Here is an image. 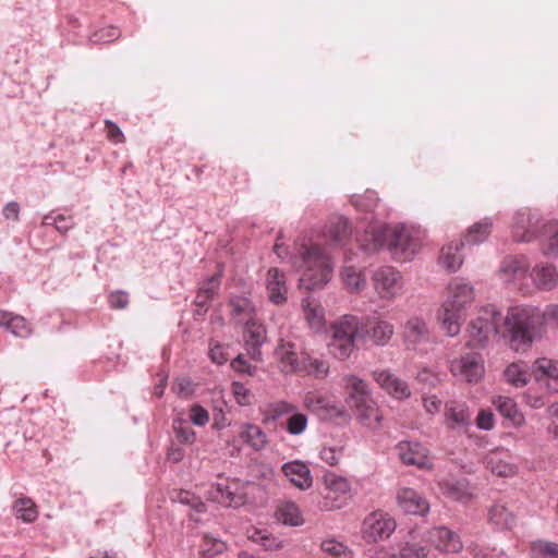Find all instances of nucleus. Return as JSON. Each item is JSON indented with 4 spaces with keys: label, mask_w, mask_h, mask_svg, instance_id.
<instances>
[{
    "label": "nucleus",
    "mask_w": 558,
    "mask_h": 558,
    "mask_svg": "<svg viewBox=\"0 0 558 558\" xmlns=\"http://www.w3.org/2000/svg\"><path fill=\"white\" fill-rule=\"evenodd\" d=\"M172 427L179 441L187 445L195 441V432L185 421L181 418L174 420Z\"/></svg>",
    "instance_id": "51"
},
{
    "label": "nucleus",
    "mask_w": 558,
    "mask_h": 558,
    "mask_svg": "<svg viewBox=\"0 0 558 558\" xmlns=\"http://www.w3.org/2000/svg\"><path fill=\"white\" fill-rule=\"evenodd\" d=\"M475 422L476 426L484 430H490L495 426V417L493 412L489 410H481Z\"/></svg>",
    "instance_id": "60"
},
{
    "label": "nucleus",
    "mask_w": 558,
    "mask_h": 558,
    "mask_svg": "<svg viewBox=\"0 0 558 558\" xmlns=\"http://www.w3.org/2000/svg\"><path fill=\"white\" fill-rule=\"evenodd\" d=\"M440 486L442 493L453 500L466 502L472 498V494L462 482H442Z\"/></svg>",
    "instance_id": "43"
},
{
    "label": "nucleus",
    "mask_w": 558,
    "mask_h": 558,
    "mask_svg": "<svg viewBox=\"0 0 558 558\" xmlns=\"http://www.w3.org/2000/svg\"><path fill=\"white\" fill-rule=\"evenodd\" d=\"M208 498L225 506H241L243 494L238 489V482L217 484L208 492Z\"/></svg>",
    "instance_id": "24"
},
{
    "label": "nucleus",
    "mask_w": 558,
    "mask_h": 558,
    "mask_svg": "<svg viewBox=\"0 0 558 558\" xmlns=\"http://www.w3.org/2000/svg\"><path fill=\"white\" fill-rule=\"evenodd\" d=\"M267 292L269 300L277 305L283 304L287 301L288 288L286 276L278 268L268 270Z\"/></svg>",
    "instance_id": "29"
},
{
    "label": "nucleus",
    "mask_w": 558,
    "mask_h": 558,
    "mask_svg": "<svg viewBox=\"0 0 558 558\" xmlns=\"http://www.w3.org/2000/svg\"><path fill=\"white\" fill-rule=\"evenodd\" d=\"M464 246L463 241L450 242L440 250L438 263L449 272H456L463 263L461 250Z\"/></svg>",
    "instance_id": "28"
},
{
    "label": "nucleus",
    "mask_w": 558,
    "mask_h": 558,
    "mask_svg": "<svg viewBox=\"0 0 558 558\" xmlns=\"http://www.w3.org/2000/svg\"><path fill=\"white\" fill-rule=\"evenodd\" d=\"M365 341L371 340L375 345H386L393 336V325L383 319H366L363 322Z\"/></svg>",
    "instance_id": "22"
},
{
    "label": "nucleus",
    "mask_w": 558,
    "mask_h": 558,
    "mask_svg": "<svg viewBox=\"0 0 558 558\" xmlns=\"http://www.w3.org/2000/svg\"><path fill=\"white\" fill-rule=\"evenodd\" d=\"M13 514L16 519L25 523H33L39 515L36 504L28 497L17 498L12 506Z\"/></svg>",
    "instance_id": "37"
},
{
    "label": "nucleus",
    "mask_w": 558,
    "mask_h": 558,
    "mask_svg": "<svg viewBox=\"0 0 558 558\" xmlns=\"http://www.w3.org/2000/svg\"><path fill=\"white\" fill-rule=\"evenodd\" d=\"M329 233L336 244H342L351 233L348 220L344 218H338L330 227Z\"/></svg>",
    "instance_id": "52"
},
{
    "label": "nucleus",
    "mask_w": 558,
    "mask_h": 558,
    "mask_svg": "<svg viewBox=\"0 0 558 558\" xmlns=\"http://www.w3.org/2000/svg\"><path fill=\"white\" fill-rule=\"evenodd\" d=\"M325 495L323 507L326 510L341 508L351 497L350 482L340 475L328 473L324 476Z\"/></svg>",
    "instance_id": "10"
},
{
    "label": "nucleus",
    "mask_w": 558,
    "mask_h": 558,
    "mask_svg": "<svg viewBox=\"0 0 558 558\" xmlns=\"http://www.w3.org/2000/svg\"><path fill=\"white\" fill-rule=\"evenodd\" d=\"M304 405L322 420H331L342 415V410L335 400L316 391L306 393Z\"/></svg>",
    "instance_id": "18"
},
{
    "label": "nucleus",
    "mask_w": 558,
    "mask_h": 558,
    "mask_svg": "<svg viewBox=\"0 0 558 558\" xmlns=\"http://www.w3.org/2000/svg\"><path fill=\"white\" fill-rule=\"evenodd\" d=\"M493 404L502 416L509 418L514 425L520 426L524 423V416L513 399L498 396L493 399Z\"/></svg>",
    "instance_id": "36"
},
{
    "label": "nucleus",
    "mask_w": 558,
    "mask_h": 558,
    "mask_svg": "<svg viewBox=\"0 0 558 558\" xmlns=\"http://www.w3.org/2000/svg\"><path fill=\"white\" fill-rule=\"evenodd\" d=\"M359 421L366 427L377 429L381 426L383 414L377 403L372 399L353 405Z\"/></svg>",
    "instance_id": "30"
},
{
    "label": "nucleus",
    "mask_w": 558,
    "mask_h": 558,
    "mask_svg": "<svg viewBox=\"0 0 558 558\" xmlns=\"http://www.w3.org/2000/svg\"><path fill=\"white\" fill-rule=\"evenodd\" d=\"M472 413L464 401L449 400L444 407V423L450 430L465 429L471 425Z\"/></svg>",
    "instance_id": "16"
},
{
    "label": "nucleus",
    "mask_w": 558,
    "mask_h": 558,
    "mask_svg": "<svg viewBox=\"0 0 558 558\" xmlns=\"http://www.w3.org/2000/svg\"><path fill=\"white\" fill-rule=\"evenodd\" d=\"M531 278L537 289L550 291L558 284V270L553 264L541 263L533 267Z\"/></svg>",
    "instance_id": "25"
},
{
    "label": "nucleus",
    "mask_w": 558,
    "mask_h": 558,
    "mask_svg": "<svg viewBox=\"0 0 558 558\" xmlns=\"http://www.w3.org/2000/svg\"><path fill=\"white\" fill-rule=\"evenodd\" d=\"M177 499L179 502L190 506L191 508L195 509L199 513L206 511V506L202 501V499L199 497L195 496L194 494H192L191 492L181 490L178 494Z\"/></svg>",
    "instance_id": "56"
},
{
    "label": "nucleus",
    "mask_w": 558,
    "mask_h": 558,
    "mask_svg": "<svg viewBox=\"0 0 558 558\" xmlns=\"http://www.w3.org/2000/svg\"><path fill=\"white\" fill-rule=\"evenodd\" d=\"M502 336L508 337L510 348L526 352L536 337L542 335L541 308L533 305H515L504 318Z\"/></svg>",
    "instance_id": "3"
},
{
    "label": "nucleus",
    "mask_w": 558,
    "mask_h": 558,
    "mask_svg": "<svg viewBox=\"0 0 558 558\" xmlns=\"http://www.w3.org/2000/svg\"><path fill=\"white\" fill-rule=\"evenodd\" d=\"M306 372L314 374L317 377H323L328 372V365L326 362L305 356Z\"/></svg>",
    "instance_id": "58"
},
{
    "label": "nucleus",
    "mask_w": 558,
    "mask_h": 558,
    "mask_svg": "<svg viewBox=\"0 0 558 558\" xmlns=\"http://www.w3.org/2000/svg\"><path fill=\"white\" fill-rule=\"evenodd\" d=\"M399 507L407 513L424 515L429 510V504L416 490L402 487L397 493Z\"/></svg>",
    "instance_id": "21"
},
{
    "label": "nucleus",
    "mask_w": 558,
    "mask_h": 558,
    "mask_svg": "<svg viewBox=\"0 0 558 558\" xmlns=\"http://www.w3.org/2000/svg\"><path fill=\"white\" fill-rule=\"evenodd\" d=\"M7 329L17 337H27L32 331L24 317L13 314L8 322Z\"/></svg>",
    "instance_id": "53"
},
{
    "label": "nucleus",
    "mask_w": 558,
    "mask_h": 558,
    "mask_svg": "<svg viewBox=\"0 0 558 558\" xmlns=\"http://www.w3.org/2000/svg\"><path fill=\"white\" fill-rule=\"evenodd\" d=\"M300 287L305 290L323 288L331 278L332 264L330 257L318 245L304 246L301 252Z\"/></svg>",
    "instance_id": "4"
},
{
    "label": "nucleus",
    "mask_w": 558,
    "mask_h": 558,
    "mask_svg": "<svg viewBox=\"0 0 558 558\" xmlns=\"http://www.w3.org/2000/svg\"><path fill=\"white\" fill-rule=\"evenodd\" d=\"M267 332L255 308L246 304V356L262 362V347L266 343Z\"/></svg>",
    "instance_id": "9"
},
{
    "label": "nucleus",
    "mask_w": 558,
    "mask_h": 558,
    "mask_svg": "<svg viewBox=\"0 0 558 558\" xmlns=\"http://www.w3.org/2000/svg\"><path fill=\"white\" fill-rule=\"evenodd\" d=\"M105 125L108 140L116 144L124 142V135L116 123H113L110 120H107Z\"/></svg>",
    "instance_id": "63"
},
{
    "label": "nucleus",
    "mask_w": 558,
    "mask_h": 558,
    "mask_svg": "<svg viewBox=\"0 0 558 558\" xmlns=\"http://www.w3.org/2000/svg\"><path fill=\"white\" fill-rule=\"evenodd\" d=\"M428 548L418 543H407L400 550L401 558H426Z\"/></svg>",
    "instance_id": "55"
},
{
    "label": "nucleus",
    "mask_w": 558,
    "mask_h": 558,
    "mask_svg": "<svg viewBox=\"0 0 558 558\" xmlns=\"http://www.w3.org/2000/svg\"><path fill=\"white\" fill-rule=\"evenodd\" d=\"M343 381L349 395V402L352 407L372 399L368 385L364 379L355 375H347Z\"/></svg>",
    "instance_id": "32"
},
{
    "label": "nucleus",
    "mask_w": 558,
    "mask_h": 558,
    "mask_svg": "<svg viewBox=\"0 0 558 558\" xmlns=\"http://www.w3.org/2000/svg\"><path fill=\"white\" fill-rule=\"evenodd\" d=\"M534 380L550 392H558V360L537 357L531 365Z\"/></svg>",
    "instance_id": "12"
},
{
    "label": "nucleus",
    "mask_w": 558,
    "mask_h": 558,
    "mask_svg": "<svg viewBox=\"0 0 558 558\" xmlns=\"http://www.w3.org/2000/svg\"><path fill=\"white\" fill-rule=\"evenodd\" d=\"M541 219L537 213L530 209L519 210L512 222V236L517 242H530L536 236Z\"/></svg>",
    "instance_id": "15"
},
{
    "label": "nucleus",
    "mask_w": 558,
    "mask_h": 558,
    "mask_svg": "<svg viewBox=\"0 0 558 558\" xmlns=\"http://www.w3.org/2000/svg\"><path fill=\"white\" fill-rule=\"evenodd\" d=\"M276 515L278 520L286 525L300 526L304 523L299 507L292 501L280 504L277 508Z\"/></svg>",
    "instance_id": "40"
},
{
    "label": "nucleus",
    "mask_w": 558,
    "mask_h": 558,
    "mask_svg": "<svg viewBox=\"0 0 558 558\" xmlns=\"http://www.w3.org/2000/svg\"><path fill=\"white\" fill-rule=\"evenodd\" d=\"M268 439L266 434L256 425H246V445H250L256 451L266 448Z\"/></svg>",
    "instance_id": "48"
},
{
    "label": "nucleus",
    "mask_w": 558,
    "mask_h": 558,
    "mask_svg": "<svg viewBox=\"0 0 558 558\" xmlns=\"http://www.w3.org/2000/svg\"><path fill=\"white\" fill-rule=\"evenodd\" d=\"M296 408L298 407L295 404L283 400L272 402L268 404L265 411L264 421H278L283 417L288 418Z\"/></svg>",
    "instance_id": "42"
},
{
    "label": "nucleus",
    "mask_w": 558,
    "mask_h": 558,
    "mask_svg": "<svg viewBox=\"0 0 558 558\" xmlns=\"http://www.w3.org/2000/svg\"><path fill=\"white\" fill-rule=\"evenodd\" d=\"M276 356L279 361L282 372L298 373L306 369L305 355L300 356L294 343L281 340L276 349Z\"/></svg>",
    "instance_id": "20"
},
{
    "label": "nucleus",
    "mask_w": 558,
    "mask_h": 558,
    "mask_svg": "<svg viewBox=\"0 0 558 558\" xmlns=\"http://www.w3.org/2000/svg\"><path fill=\"white\" fill-rule=\"evenodd\" d=\"M484 464L487 471L498 477H511L517 473L511 454L504 449L488 452L484 458Z\"/></svg>",
    "instance_id": "19"
},
{
    "label": "nucleus",
    "mask_w": 558,
    "mask_h": 558,
    "mask_svg": "<svg viewBox=\"0 0 558 558\" xmlns=\"http://www.w3.org/2000/svg\"><path fill=\"white\" fill-rule=\"evenodd\" d=\"M373 379L387 395L396 400H405L411 397V389L408 383L390 369L374 371Z\"/></svg>",
    "instance_id": "14"
},
{
    "label": "nucleus",
    "mask_w": 558,
    "mask_h": 558,
    "mask_svg": "<svg viewBox=\"0 0 558 558\" xmlns=\"http://www.w3.org/2000/svg\"><path fill=\"white\" fill-rule=\"evenodd\" d=\"M417 380L424 383L430 387H436L440 384L441 379L439 376L429 369H422L417 373Z\"/></svg>",
    "instance_id": "64"
},
{
    "label": "nucleus",
    "mask_w": 558,
    "mask_h": 558,
    "mask_svg": "<svg viewBox=\"0 0 558 558\" xmlns=\"http://www.w3.org/2000/svg\"><path fill=\"white\" fill-rule=\"evenodd\" d=\"M304 317L313 329H320L325 325V310L316 301L305 299L302 302Z\"/></svg>",
    "instance_id": "38"
},
{
    "label": "nucleus",
    "mask_w": 558,
    "mask_h": 558,
    "mask_svg": "<svg viewBox=\"0 0 558 558\" xmlns=\"http://www.w3.org/2000/svg\"><path fill=\"white\" fill-rule=\"evenodd\" d=\"M190 420L197 426H204L209 421L208 411L199 404H194L190 410Z\"/></svg>",
    "instance_id": "59"
},
{
    "label": "nucleus",
    "mask_w": 558,
    "mask_h": 558,
    "mask_svg": "<svg viewBox=\"0 0 558 558\" xmlns=\"http://www.w3.org/2000/svg\"><path fill=\"white\" fill-rule=\"evenodd\" d=\"M487 518L498 530H512L518 523L517 514L501 502H496L488 509Z\"/></svg>",
    "instance_id": "27"
},
{
    "label": "nucleus",
    "mask_w": 558,
    "mask_h": 558,
    "mask_svg": "<svg viewBox=\"0 0 558 558\" xmlns=\"http://www.w3.org/2000/svg\"><path fill=\"white\" fill-rule=\"evenodd\" d=\"M246 537L260 544L266 550L282 548V542L269 534L266 530H258L256 527L246 529Z\"/></svg>",
    "instance_id": "41"
},
{
    "label": "nucleus",
    "mask_w": 558,
    "mask_h": 558,
    "mask_svg": "<svg viewBox=\"0 0 558 558\" xmlns=\"http://www.w3.org/2000/svg\"><path fill=\"white\" fill-rule=\"evenodd\" d=\"M542 316V331L545 330L546 326L558 328V305L549 304L543 311L541 310Z\"/></svg>",
    "instance_id": "57"
},
{
    "label": "nucleus",
    "mask_w": 558,
    "mask_h": 558,
    "mask_svg": "<svg viewBox=\"0 0 558 558\" xmlns=\"http://www.w3.org/2000/svg\"><path fill=\"white\" fill-rule=\"evenodd\" d=\"M399 459L407 465H414L418 469H430L432 459L428 449L416 441H400L397 447Z\"/></svg>",
    "instance_id": "13"
},
{
    "label": "nucleus",
    "mask_w": 558,
    "mask_h": 558,
    "mask_svg": "<svg viewBox=\"0 0 558 558\" xmlns=\"http://www.w3.org/2000/svg\"><path fill=\"white\" fill-rule=\"evenodd\" d=\"M422 404L426 413L430 415H435L440 412L442 402L441 400L435 396H423L422 397Z\"/></svg>",
    "instance_id": "62"
},
{
    "label": "nucleus",
    "mask_w": 558,
    "mask_h": 558,
    "mask_svg": "<svg viewBox=\"0 0 558 558\" xmlns=\"http://www.w3.org/2000/svg\"><path fill=\"white\" fill-rule=\"evenodd\" d=\"M533 558H558V544L547 541H535L531 544Z\"/></svg>",
    "instance_id": "47"
},
{
    "label": "nucleus",
    "mask_w": 558,
    "mask_h": 558,
    "mask_svg": "<svg viewBox=\"0 0 558 558\" xmlns=\"http://www.w3.org/2000/svg\"><path fill=\"white\" fill-rule=\"evenodd\" d=\"M281 470L289 481L302 490L308 489L313 484L308 466L301 461L284 463Z\"/></svg>",
    "instance_id": "26"
},
{
    "label": "nucleus",
    "mask_w": 558,
    "mask_h": 558,
    "mask_svg": "<svg viewBox=\"0 0 558 558\" xmlns=\"http://www.w3.org/2000/svg\"><path fill=\"white\" fill-rule=\"evenodd\" d=\"M108 302L111 308L113 310H123L129 304L128 293L124 291H114L111 292L108 296Z\"/></svg>",
    "instance_id": "61"
},
{
    "label": "nucleus",
    "mask_w": 558,
    "mask_h": 558,
    "mask_svg": "<svg viewBox=\"0 0 558 558\" xmlns=\"http://www.w3.org/2000/svg\"><path fill=\"white\" fill-rule=\"evenodd\" d=\"M475 301V291L471 283L453 278L447 286L445 299L438 311V322L449 337L460 333L469 308Z\"/></svg>",
    "instance_id": "2"
},
{
    "label": "nucleus",
    "mask_w": 558,
    "mask_h": 558,
    "mask_svg": "<svg viewBox=\"0 0 558 558\" xmlns=\"http://www.w3.org/2000/svg\"><path fill=\"white\" fill-rule=\"evenodd\" d=\"M541 250L545 255L558 256V221L544 223L539 232Z\"/></svg>",
    "instance_id": "34"
},
{
    "label": "nucleus",
    "mask_w": 558,
    "mask_h": 558,
    "mask_svg": "<svg viewBox=\"0 0 558 558\" xmlns=\"http://www.w3.org/2000/svg\"><path fill=\"white\" fill-rule=\"evenodd\" d=\"M372 284L380 300L392 301L401 295L404 280L401 272L391 266H381L374 270Z\"/></svg>",
    "instance_id": "7"
},
{
    "label": "nucleus",
    "mask_w": 558,
    "mask_h": 558,
    "mask_svg": "<svg viewBox=\"0 0 558 558\" xmlns=\"http://www.w3.org/2000/svg\"><path fill=\"white\" fill-rule=\"evenodd\" d=\"M396 530L393 518L381 510L371 512L362 523L361 533L366 543H378L388 538Z\"/></svg>",
    "instance_id": "8"
},
{
    "label": "nucleus",
    "mask_w": 558,
    "mask_h": 558,
    "mask_svg": "<svg viewBox=\"0 0 558 558\" xmlns=\"http://www.w3.org/2000/svg\"><path fill=\"white\" fill-rule=\"evenodd\" d=\"M322 550L329 555L332 558H352L353 551L343 543L335 539L328 538L322 542L320 544Z\"/></svg>",
    "instance_id": "44"
},
{
    "label": "nucleus",
    "mask_w": 558,
    "mask_h": 558,
    "mask_svg": "<svg viewBox=\"0 0 558 558\" xmlns=\"http://www.w3.org/2000/svg\"><path fill=\"white\" fill-rule=\"evenodd\" d=\"M250 474L259 484L267 486L274 482L275 471L269 463H255L250 465Z\"/></svg>",
    "instance_id": "46"
},
{
    "label": "nucleus",
    "mask_w": 558,
    "mask_h": 558,
    "mask_svg": "<svg viewBox=\"0 0 558 558\" xmlns=\"http://www.w3.org/2000/svg\"><path fill=\"white\" fill-rule=\"evenodd\" d=\"M501 314L494 305H487L480 310L477 316L473 318L466 328L468 341L470 348H484L493 332L499 333V322Z\"/></svg>",
    "instance_id": "6"
},
{
    "label": "nucleus",
    "mask_w": 558,
    "mask_h": 558,
    "mask_svg": "<svg viewBox=\"0 0 558 558\" xmlns=\"http://www.w3.org/2000/svg\"><path fill=\"white\" fill-rule=\"evenodd\" d=\"M307 416L304 413H301L296 410H294L293 413L287 418L286 421V430L290 435H301L305 432L307 427Z\"/></svg>",
    "instance_id": "49"
},
{
    "label": "nucleus",
    "mask_w": 558,
    "mask_h": 558,
    "mask_svg": "<svg viewBox=\"0 0 558 558\" xmlns=\"http://www.w3.org/2000/svg\"><path fill=\"white\" fill-rule=\"evenodd\" d=\"M385 240L388 242L389 251L400 262L411 259L421 246L420 240L404 227L379 228L369 226L363 234L356 236L359 247L368 253L379 250Z\"/></svg>",
    "instance_id": "1"
},
{
    "label": "nucleus",
    "mask_w": 558,
    "mask_h": 558,
    "mask_svg": "<svg viewBox=\"0 0 558 558\" xmlns=\"http://www.w3.org/2000/svg\"><path fill=\"white\" fill-rule=\"evenodd\" d=\"M363 320L354 315H343L330 326L331 339L328 344L330 353L344 361L355 350L356 341H365Z\"/></svg>",
    "instance_id": "5"
},
{
    "label": "nucleus",
    "mask_w": 558,
    "mask_h": 558,
    "mask_svg": "<svg viewBox=\"0 0 558 558\" xmlns=\"http://www.w3.org/2000/svg\"><path fill=\"white\" fill-rule=\"evenodd\" d=\"M225 549V542L209 535H205L201 545L199 555L202 558L214 557L222 554Z\"/></svg>",
    "instance_id": "50"
},
{
    "label": "nucleus",
    "mask_w": 558,
    "mask_h": 558,
    "mask_svg": "<svg viewBox=\"0 0 558 558\" xmlns=\"http://www.w3.org/2000/svg\"><path fill=\"white\" fill-rule=\"evenodd\" d=\"M403 338L408 344L412 345L427 341L429 330L426 323L420 317H411L404 325Z\"/></svg>",
    "instance_id": "33"
},
{
    "label": "nucleus",
    "mask_w": 558,
    "mask_h": 558,
    "mask_svg": "<svg viewBox=\"0 0 558 558\" xmlns=\"http://www.w3.org/2000/svg\"><path fill=\"white\" fill-rule=\"evenodd\" d=\"M220 286V280L218 275H214L210 277L204 284L199 288L196 303L201 306H205L217 293Z\"/></svg>",
    "instance_id": "45"
},
{
    "label": "nucleus",
    "mask_w": 558,
    "mask_h": 558,
    "mask_svg": "<svg viewBox=\"0 0 558 558\" xmlns=\"http://www.w3.org/2000/svg\"><path fill=\"white\" fill-rule=\"evenodd\" d=\"M493 221L489 218H485L478 222L472 225L464 238L461 240L465 244L475 245L484 242L490 234Z\"/></svg>",
    "instance_id": "39"
},
{
    "label": "nucleus",
    "mask_w": 558,
    "mask_h": 558,
    "mask_svg": "<svg viewBox=\"0 0 558 558\" xmlns=\"http://www.w3.org/2000/svg\"><path fill=\"white\" fill-rule=\"evenodd\" d=\"M349 260L347 259L345 263ZM345 289L350 292H360L366 286V279L361 268L345 264L340 272Z\"/></svg>",
    "instance_id": "35"
},
{
    "label": "nucleus",
    "mask_w": 558,
    "mask_h": 558,
    "mask_svg": "<svg viewBox=\"0 0 558 558\" xmlns=\"http://www.w3.org/2000/svg\"><path fill=\"white\" fill-rule=\"evenodd\" d=\"M502 376L507 384L515 388H523L529 384L532 376L531 367L524 361L512 362L507 365Z\"/></svg>",
    "instance_id": "31"
},
{
    "label": "nucleus",
    "mask_w": 558,
    "mask_h": 558,
    "mask_svg": "<svg viewBox=\"0 0 558 558\" xmlns=\"http://www.w3.org/2000/svg\"><path fill=\"white\" fill-rule=\"evenodd\" d=\"M529 267L524 256H508L502 260L500 275L506 282L518 283L525 278Z\"/></svg>",
    "instance_id": "23"
},
{
    "label": "nucleus",
    "mask_w": 558,
    "mask_h": 558,
    "mask_svg": "<svg viewBox=\"0 0 558 558\" xmlns=\"http://www.w3.org/2000/svg\"><path fill=\"white\" fill-rule=\"evenodd\" d=\"M450 371L453 376L468 383H478L485 373L484 360L480 354L468 353L453 360Z\"/></svg>",
    "instance_id": "11"
},
{
    "label": "nucleus",
    "mask_w": 558,
    "mask_h": 558,
    "mask_svg": "<svg viewBox=\"0 0 558 558\" xmlns=\"http://www.w3.org/2000/svg\"><path fill=\"white\" fill-rule=\"evenodd\" d=\"M121 36V31L117 26H106L96 31L92 36L90 40L94 44L110 43L118 39Z\"/></svg>",
    "instance_id": "54"
},
{
    "label": "nucleus",
    "mask_w": 558,
    "mask_h": 558,
    "mask_svg": "<svg viewBox=\"0 0 558 558\" xmlns=\"http://www.w3.org/2000/svg\"><path fill=\"white\" fill-rule=\"evenodd\" d=\"M423 541L430 543L436 549L446 553H459L463 547L460 536L446 526H437L429 530Z\"/></svg>",
    "instance_id": "17"
}]
</instances>
